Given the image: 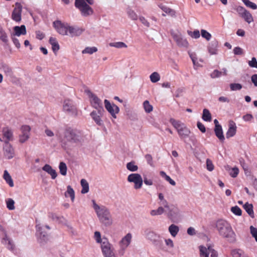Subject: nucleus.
Wrapping results in <instances>:
<instances>
[{
  "instance_id": "f257e3e1",
  "label": "nucleus",
  "mask_w": 257,
  "mask_h": 257,
  "mask_svg": "<svg viewBox=\"0 0 257 257\" xmlns=\"http://www.w3.org/2000/svg\"><path fill=\"white\" fill-rule=\"evenodd\" d=\"M56 31L63 36H69L71 37L80 36L85 31L84 28L76 25H70L67 23H62L57 20L53 23Z\"/></svg>"
},
{
  "instance_id": "f03ea898",
  "label": "nucleus",
  "mask_w": 257,
  "mask_h": 257,
  "mask_svg": "<svg viewBox=\"0 0 257 257\" xmlns=\"http://www.w3.org/2000/svg\"><path fill=\"white\" fill-rule=\"evenodd\" d=\"M215 227L221 237L231 243L236 241L235 233L228 221L224 219H219L216 222Z\"/></svg>"
},
{
  "instance_id": "7ed1b4c3",
  "label": "nucleus",
  "mask_w": 257,
  "mask_h": 257,
  "mask_svg": "<svg viewBox=\"0 0 257 257\" xmlns=\"http://www.w3.org/2000/svg\"><path fill=\"white\" fill-rule=\"evenodd\" d=\"M92 202L93 208L100 222L106 227L111 226L113 221L109 209L104 205H98L94 200Z\"/></svg>"
},
{
  "instance_id": "20e7f679",
  "label": "nucleus",
  "mask_w": 257,
  "mask_h": 257,
  "mask_svg": "<svg viewBox=\"0 0 257 257\" xmlns=\"http://www.w3.org/2000/svg\"><path fill=\"white\" fill-rule=\"evenodd\" d=\"M80 142L79 131L71 127H67L64 130L63 137L61 139L62 146L65 149H69L74 144Z\"/></svg>"
},
{
  "instance_id": "39448f33",
  "label": "nucleus",
  "mask_w": 257,
  "mask_h": 257,
  "mask_svg": "<svg viewBox=\"0 0 257 257\" xmlns=\"http://www.w3.org/2000/svg\"><path fill=\"white\" fill-rule=\"evenodd\" d=\"M170 122L176 129L181 139H185L189 137L190 131L184 123L172 118L170 119Z\"/></svg>"
},
{
  "instance_id": "423d86ee",
  "label": "nucleus",
  "mask_w": 257,
  "mask_h": 257,
  "mask_svg": "<svg viewBox=\"0 0 257 257\" xmlns=\"http://www.w3.org/2000/svg\"><path fill=\"white\" fill-rule=\"evenodd\" d=\"M75 6L80 12L83 17H88L93 14V9L86 4L84 0H75Z\"/></svg>"
},
{
  "instance_id": "0eeeda50",
  "label": "nucleus",
  "mask_w": 257,
  "mask_h": 257,
  "mask_svg": "<svg viewBox=\"0 0 257 257\" xmlns=\"http://www.w3.org/2000/svg\"><path fill=\"white\" fill-rule=\"evenodd\" d=\"M101 249L104 257H116L112 244L105 237L103 238V242L101 244Z\"/></svg>"
},
{
  "instance_id": "6e6552de",
  "label": "nucleus",
  "mask_w": 257,
  "mask_h": 257,
  "mask_svg": "<svg viewBox=\"0 0 257 257\" xmlns=\"http://www.w3.org/2000/svg\"><path fill=\"white\" fill-rule=\"evenodd\" d=\"M132 239V235L131 233H127L119 241V249H118V254L119 256H123L127 247L130 245Z\"/></svg>"
},
{
  "instance_id": "1a4fd4ad",
  "label": "nucleus",
  "mask_w": 257,
  "mask_h": 257,
  "mask_svg": "<svg viewBox=\"0 0 257 257\" xmlns=\"http://www.w3.org/2000/svg\"><path fill=\"white\" fill-rule=\"evenodd\" d=\"M127 181L134 183V188L139 189L142 188L143 180L140 174L138 173H133L129 175L127 178Z\"/></svg>"
},
{
  "instance_id": "9d476101",
  "label": "nucleus",
  "mask_w": 257,
  "mask_h": 257,
  "mask_svg": "<svg viewBox=\"0 0 257 257\" xmlns=\"http://www.w3.org/2000/svg\"><path fill=\"white\" fill-rule=\"evenodd\" d=\"M63 110L69 114L76 116L77 114V111L73 102L68 98L65 100L63 104Z\"/></svg>"
},
{
  "instance_id": "9b49d317",
  "label": "nucleus",
  "mask_w": 257,
  "mask_h": 257,
  "mask_svg": "<svg viewBox=\"0 0 257 257\" xmlns=\"http://www.w3.org/2000/svg\"><path fill=\"white\" fill-rule=\"evenodd\" d=\"M104 112V109H97L92 111L90 115L94 121V122L98 125L101 126L103 124V120L101 119Z\"/></svg>"
},
{
  "instance_id": "f8f14e48",
  "label": "nucleus",
  "mask_w": 257,
  "mask_h": 257,
  "mask_svg": "<svg viewBox=\"0 0 257 257\" xmlns=\"http://www.w3.org/2000/svg\"><path fill=\"white\" fill-rule=\"evenodd\" d=\"M105 107L113 118H116V114L119 112L118 107L114 103H111L107 99L104 100Z\"/></svg>"
},
{
  "instance_id": "ddd939ff",
  "label": "nucleus",
  "mask_w": 257,
  "mask_h": 257,
  "mask_svg": "<svg viewBox=\"0 0 257 257\" xmlns=\"http://www.w3.org/2000/svg\"><path fill=\"white\" fill-rule=\"evenodd\" d=\"M31 128L29 125H23L21 127L22 134L19 136V141L21 143L26 142L30 137Z\"/></svg>"
},
{
  "instance_id": "4468645a",
  "label": "nucleus",
  "mask_w": 257,
  "mask_h": 257,
  "mask_svg": "<svg viewBox=\"0 0 257 257\" xmlns=\"http://www.w3.org/2000/svg\"><path fill=\"white\" fill-rule=\"evenodd\" d=\"M37 234L39 237V240L40 243L46 241L48 239V234L44 231V228L40 224H37L36 226Z\"/></svg>"
},
{
  "instance_id": "2eb2a0df",
  "label": "nucleus",
  "mask_w": 257,
  "mask_h": 257,
  "mask_svg": "<svg viewBox=\"0 0 257 257\" xmlns=\"http://www.w3.org/2000/svg\"><path fill=\"white\" fill-rule=\"evenodd\" d=\"M145 235L146 237L151 240L154 244H158L159 240L158 239L159 236L155 232L147 229L145 231Z\"/></svg>"
},
{
  "instance_id": "dca6fc26",
  "label": "nucleus",
  "mask_w": 257,
  "mask_h": 257,
  "mask_svg": "<svg viewBox=\"0 0 257 257\" xmlns=\"http://www.w3.org/2000/svg\"><path fill=\"white\" fill-rule=\"evenodd\" d=\"M5 156L8 159H11L14 156V150L12 146L9 143L6 142L3 147Z\"/></svg>"
},
{
  "instance_id": "f3484780",
  "label": "nucleus",
  "mask_w": 257,
  "mask_h": 257,
  "mask_svg": "<svg viewBox=\"0 0 257 257\" xmlns=\"http://www.w3.org/2000/svg\"><path fill=\"white\" fill-rule=\"evenodd\" d=\"M22 7L20 5H17L16 7L14 9L12 15V19L17 22H19L21 20Z\"/></svg>"
},
{
  "instance_id": "a211bd4d",
  "label": "nucleus",
  "mask_w": 257,
  "mask_h": 257,
  "mask_svg": "<svg viewBox=\"0 0 257 257\" xmlns=\"http://www.w3.org/2000/svg\"><path fill=\"white\" fill-rule=\"evenodd\" d=\"M173 38L178 46L185 48L188 47L189 44L186 39L178 35H174Z\"/></svg>"
},
{
  "instance_id": "6ab92c4d",
  "label": "nucleus",
  "mask_w": 257,
  "mask_h": 257,
  "mask_svg": "<svg viewBox=\"0 0 257 257\" xmlns=\"http://www.w3.org/2000/svg\"><path fill=\"white\" fill-rule=\"evenodd\" d=\"M236 132V126L233 121H230L229 123V128L226 133V137L228 139L233 137Z\"/></svg>"
},
{
  "instance_id": "aec40b11",
  "label": "nucleus",
  "mask_w": 257,
  "mask_h": 257,
  "mask_svg": "<svg viewBox=\"0 0 257 257\" xmlns=\"http://www.w3.org/2000/svg\"><path fill=\"white\" fill-rule=\"evenodd\" d=\"M218 44L217 41L212 42L209 44L207 47L208 53L211 55H217L218 54Z\"/></svg>"
},
{
  "instance_id": "412c9836",
  "label": "nucleus",
  "mask_w": 257,
  "mask_h": 257,
  "mask_svg": "<svg viewBox=\"0 0 257 257\" xmlns=\"http://www.w3.org/2000/svg\"><path fill=\"white\" fill-rule=\"evenodd\" d=\"M14 33L12 34V36H20L21 35H24L26 34V29L25 25H21V26H15L14 27Z\"/></svg>"
},
{
  "instance_id": "4be33fe9",
  "label": "nucleus",
  "mask_w": 257,
  "mask_h": 257,
  "mask_svg": "<svg viewBox=\"0 0 257 257\" xmlns=\"http://www.w3.org/2000/svg\"><path fill=\"white\" fill-rule=\"evenodd\" d=\"M158 203L160 205V206H162L164 209L166 208L167 210H169L168 216L170 218L172 219L174 216V213H176V211H173L172 210H170L168 202L165 199L162 201H159ZM176 213H177V211Z\"/></svg>"
},
{
  "instance_id": "5701e85b",
  "label": "nucleus",
  "mask_w": 257,
  "mask_h": 257,
  "mask_svg": "<svg viewBox=\"0 0 257 257\" xmlns=\"http://www.w3.org/2000/svg\"><path fill=\"white\" fill-rule=\"evenodd\" d=\"M4 137L6 138L4 141L5 143H9L10 141L13 140V134L11 130L8 128H5L3 130Z\"/></svg>"
},
{
  "instance_id": "b1692460",
  "label": "nucleus",
  "mask_w": 257,
  "mask_h": 257,
  "mask_svg": "<svg viewBox=\"0 0 257 257\" xmlns=\"http://www.w3.org/2000/svg\"><path fill=\"white\" fill-rule=\"evenodd\" d=\"M92 106L96 109H103L102 105V101L99 97H92L90 100Z\"/></svg>"
},
{
  "instance_id": "393cba45",
  "label": "nucleus",
  "mask_w": 257,
  "mask_h": 257,
  "mask_svg": "<svg viewBox=\"0 0 257 257\" xmlns=\"http://www.w3.org/2000/svg\"><path fill=\"white\" fill-rule=\"evenodd\" d=\"M42 169L43 171L50 174L51 176L52 179H55L56 178L57 174L56 171L53 169L50 165L46 164L42 168Z\"/></svg>"
},
{
  "instance_id": "a878e982",
  "label": "nucleus",
  "mask_w": 257,
  "mask_h": 257,
  "mask_svg": "<svg viewBox=\"0 0 257 257\" xmlns=\"http://www.w3.org/2000/svg\"><path fill=\"white\" fill-rule=\"evenodd\" d=\"M2 71L3 72L5 75L9 78H12L14 76V72L12 69L8 65H3L1 67Z\"/></svg>"
},
{
  "instance_id": "bb28decb",
  "label": "nucleus",
  "mask_w": 257,
  "mask_h": 257,
  "mask_svg": "<svg viewBox=\"0 0 257 257\" xmlns=\"http://www.w3.org/2000/svg\"><path fill=\"white\" fill-rule=\"evenodd\" d=\"M3 243L7 245V247L10 250H13L15 248V245L13 241L7 235L3 238Z\"/></svg>"
},
{
  "instance_id": "cd10ccee",
  "label": "nucleus",
  "mask_w": 257,
  "mask_h": 257,
  "mask_svg": "<svg viewBox=\"0 0 257 257\" xmlns=\"http://www.w3.org/2000/svg\"><path fill=\"white\" fill-rule=\"evenodd\" d=\"M214 133L217 138L221 141L224 142L225 140L224 136L223 135L222 126H216V127L214 128Z\"/></svg>"
},
{
  "instance_id": "c85d7f7f",
  "label": "nucleus",
  "mask_w": 257,
  "mask_h": 257,
  "mask_svg": "<svg viewBox=\"0 0 257 257\" xmlns=\"http://www.w3.org/2000/svg\"><path fill=\"white\" fill-rule=\"evenodd\" d=\"M243 208L248 213V214L252 218L254 217V212L253 210V205L252 204H249L248 202L245 203L243 206Z\"/></svg>"
},
{
  "instance_id": "c756f323",
  "label": "nucleus",
  "mask_w": 257,
  "mask_h": 257,
  "mask_svg": "<svg viewBox=\"0 0 257 257\" xmlns=\"http://www.w3.org/2000/svg\"><path fill=\"white\" fill-rule=\"evenodd\" d=\"M49 43L51 45L52 49L54 52L59 50V45L56 38L50 37L49 39Z\"/></svg>"
},
{
  "instance_id": "7c9ffc66",
  "label": "nucleus",
  "mask_w": 257,
  "mask_h": 257,
  "mask_svg": "<svg viewBox=\"0 0 257 257\" xmlns=\"http://www.w3.org/2000/svg\"><path fill=\"white\" fill-rule=\"evenodd\" d=\"M126 13L128 18L133 21L138 20L139 17L137 14L133 9L128 8L126 10Z\"/></svg>"
},
{
  "instance_id": "2f4dec72",
  "label": "nucleus",
  "mask_w": 257,
  "mask_h": 257,
  "mask_svg": "<svg viewBox=\"0 0 257 257\" xmlns=\"http://www.w3.org/2000/svg\"><path fill=\"white\" fill-rule=\"evenodd\" d=\"M189 54L192 61L195 69H197L198 67L202 66L197 61V58L195 53H189Z\"/></svg>"
},
{
  "instance_id": "473e14b6",
  "label": "nucleus",
  "mask_w": 257,
  "mask_h": 257,
  "mask_svg": "<svg viewBox=\"0 0 257 257\" xmlns=\"http://www.w3.org/2000/svg\"><path fill=\"white\" fill-rule=\"evenodd\" d=\"M242 18L245 22L247 23L250 24L253 22V18L250 13L246 10L245 13L241 17Z\"/></svg>"
},
{
  "instance_id": "72a5a7b5",
  "label": "nucleus",
  "mask_w": 257,
  "mask_h": 257,
  "mask_svg": "<svg viewBox=\"0 0 257 257\" xmlns=\"http://www.w3.org/2000/svg\"><path fill=\"white\" fill-rule=\"evenodd\" d=\"M110 47H114L117 49L126 48L127 46L122 42H114L109 43Z\"/></svg>"
},
{
  "instance_id": "f704fd0d",
  "label": "nucleus",
  "mask_w": 257,
  "mask_h": 257,
  "mask_svg": "<svg viewBox=\"0 0 257 257\" xmlns=\"http://www.w3.org/2000/svg\"><path fill=\"white\" fill-rule=\"evenodd\" d=\"M165 212V210L162 206H159L157 209L152 210L150 211L151 216H157L163 214Z\"/></svg>"
},
{
  "instance_id": "c9c22d12",
  "label": "nucleus",
  "mask_w": 257,
  "mask_h": 257,
  "mask_svg": "<svg viewBox=\"0 0 257 257\" xmlns=\"http://www.w3.org/2000/svg\"><path fill=\"white\" fill-rule=\"evenodd\" d=\"M81 185L82 187V189L81 191L82 194H85L88 192L89 191V184L87 181L84 179H82L81 180Z\"/></svg>"
},
{
  "instance_id": "e433bc0d",
  "label": "nucleus",
  "mask_w": 257,
  "mask_h": 257,
  "mask_svg": "<svg viewBox=\"0 0 257 257\" xmlns=\"http://www.w3.org/2000/svg\"><path fill=\"white\" fill-rule=\"evenodd\" d=\"M168 230L171 235L173 237H175L179 231V228L178 226L172 224L170 225Z\"/></svg>"
},
{
  "instance_id": "4c0bfd02",
  "label": "nucleus",
  "mask_w": 257,
  "mask_h": 257,
  "mask_svg": "<svg viewBox=\"0 0 257 257\" xmlns=\"http://www.w3.org/2000/svg\"><path fill=\"white\" fill-rule=\"evenodd\" d=\"M65 195L66 197L69 196L72 202L74 201L75 192L73 188L70 185L67 186V191L65 193Z\"/></svg>"
},
{
  "instance_id": "58836bf2",
  "label": "nucleus",
  "mask_w": 257,
  "mask_h": 257,
  "mask_svg": "<svg viewBox=\"0 0 257 257\" xmlns=\"http://www.w3.org/2000/svg\"><path fill=\"white\" fill-rule=\"evenodd\" d=\"M231 254L233 257H247L244 251L240 249H234L232 250Z\"/></svg>"
},
{
  "instance_id": "ea45409f",
  "label": "nucleus",
  "mask_w": 257,
  "mask_h": 257,
  "mask_svg": "<svg viewBox=\"0 0 257 257\" xmlns=\"http://www.w3.org/2000/svg\"><path fill=\"white\" fill-rule=\"evenodd\" d=\"M150 79L151 82L155 83L160 81L161 76L157 72H154L150 75Z\"/></svg>"
},
{
  "instance_id": "a19ab883",
  "label": "nucleus",
  "mask_w": 257,
  "mask_h": 257,
  "mask_svg": "<svg viewBox=\"0 0 257 257\" xmlns=\"http://www.w3.org/2000/svg\"><path fill=\"white\" fill-rule=\"evenodd\" d=\"M202 118L205 121H210L211 120V115L207 109H204Z\"/></svg>"
},
{
  "instance_id": "79ce46f5",
  "label": "nucleus",
  "mask_w": 257,
  "mask_h": 257,
  "mask_svg": "<svg viewBox=\"0 0 257 257\" xmlns=\"http://www.w3.org/2000/svg\"><path fill=\"white\" fill-rule=\"evenodd\" d=\"M4 178L5 179L7 183L10 185V186H14V183L12 179V177L7 170H5L4 171Z\"/></svg>"
},
{
  "instance_id": "37998d69",
  "label": "nucleus",
  "mask_w": 257,
  "mask_h": 257,
  "mask_svg": "<svg viewBox=\"0 0 257 257\" xmlns=\"http://www.w3.org/2000/svg\"><path fill=\"white\" fill-rule=\"evenodd\" d=\"M0 40L5 43L8 42V37L3 28L0 26Z\"/></svg>"
},
{
  "instance_id": "c03bdc74",
  "label": "nucleus",
  "mask_w": 257,
  "mask_h": 257,
  "mask_svg": "<svg viewBox=\"0 0 257 257\" xmlns=\"http://www.w3.org/2000/svg\"><path fill=\"white\" fill-rule=\"evenodd\" d=\"M97 48L96 47H87L82 50V54H92L97 51Z\"/></svg>"
},
{
  "instance_id": "a18cd8bd",
  "label": "nucleus",
  "mask_w": 257,
  "mask_h": 257,
  "mask_svg": "<svg viewBox=\"0 0 257 257\" xmlns=\"http://www.w3.org/2000/svg\"><path fill=\"white\" fill-rule=\"evenodd\" d=\"M242 3L245 5L246 7L249 8L252 10H256L257 9V5L253 3L250 2L249 0H241Z\"/></svg>"
},
{
  "instance_id": "49530a36",
  "label": "nucleus",
  "mask_w": 257,
  "mask_h": 257,
  "mask_svg": "<svg viewBox=\"0 0 257 257\" xmlns=\"http://www.w3.org/2000/svg\"><path fill=\"white\" fill-rule=\"evenodd\" d=\"M60 173L63 176H65L67 174V168L66 165L64 162H60L59 166Z\"/></svg>"
},
{
  "instance_id": "de8ad7c7",
  "label": "nucleus",
  "mask_w": 257,
  "mask_h": 257,
  "mask_svg": "<svg viewBox=\"0 0 257 257\" xmlns=\"http://www.w3.org/2000/svg\"><path fill=\"white\" fill-rule=\"evenodd\" d=\"M126 168L130 171L135 172L138 170V166L135 165L134 162H131L126 164Z\"/></svg>"
},
{
  "instance_id": "09e8293b",
  "label": "nucleus",
  "mask_w": 257,
  "mask_h": 257,
  "mask_svg": "<svg viewBox=\"0 0 257 257\" xmlns=\"http://www.w3.org/2000/svg\"><path fill=\"white\" fill-rule=\"evenodd\" d=\"M200 257H209V251L208 248L205 247L200 246Z\"/></svg>"
},
{
  "instance_id": "8fccbe9b",
  "label": "nucleus",
  "mask_w": 257,
  "mask_h": 257,
  "mask_svg": "<svg viewBox=\"0 0 257 257\" xmlns=\"http://www.w3.org/2000/svg\"><path fill=\"white\" fill-rule=\"evenodd\" d=\"M159 6L165 13L170 14L172 16L175 15V12L169 8L162 5Z\"/></svg>"
},
{
  "instance_id": "3c124183",
  "label": "nucleus",
  "mask_w": 257,
  "mask_h": 257,
  "mask_svg": "<svg viewBox=\"0 0 257 257\" xmlns=\"http://www.w3.org/2000/svg\"><path fill=\"white\" fill-rule=\"evenodd\" d=\"M144 108L145 111L147 113H150L153 110V106L151 105L148 100H146L143 103Z\"/></svg>"
},
{
  "instance_id": "603ef678",
  "label": "nucleus",
  "mask_w": 257,
  "mask_h": 257,
  "mask_svg": "<svg viewBox=\"0 0 257 257\" xmlns=\"http://www.w3.org/2000/svg\"><path fill=\"white\" fill-rule=\"evenodd\" d=\"M6 204L7 208L10 210H13L15 208V201L11 198H9L6 200Z\"/></svg>"
},
{
  "instance_id": "864d4df0",
  "label": "nucleus",
  "mask_w": 257,
  "mask_h": 257,
  "mask_svg": "<svg viewBox=\"0 0 257 257\" xmlns=\"http://www.w3.org/2000/svg\"><path fill=\"white\" fill-rule=\"evenodd\" d=\"M187 33L192 38L198 39L200 36L199 31L198 30H194L193 32L188 31Z\"/></svg>"
},
{
  "instance_id": "5fc2aeb1",
  "label": "nucleus",
  "mask_w": 257,
  "mask_h": 257,
  "mask_svg": "<svg viewBox=\"0 0 257 257\" xmlns=\"http://www.w3.org/2000/svg\"><path fill=\"white\" fill-rule=\"evenodd\" d=\"M201 36L207 41H209L211 38V35L206 30L202 29L201 30Z\"/></svg>"
},
{
  "instance_id": "6e6d98bb",
  "label": "nucleus",
  "mask_w": 257,
  "mask_h": 257,
  "mask_svg": "<svg viewBox=\"0 0 257 257\" xmlns=\"http://www.w3.org/2000/svg\"><path fill=\"white\" fill-rule=\"evenodd\" d=\"M234 9L238 13V15L240 17L245 13L246 10L242 6H238L234 7Z\"/></svg>"
},
{
  "instance_id": "4d7b16f0",
  "label": "nucleus",
  "mask_w": 257,
  "mask_h": 257,
  "mask_svg": "<svg viewBox=\"0 0 257 257\" xmlns=\"http://www.w3.org/2000/svg\"><path fill=\"white\" fill-rule=\"evenodd\" d=\"M94 238L97 243H101L103 242V238H101V234L99 231H95L94 232Z\"/></svg>"
},
{
  "instance_id": "13d9d810",
  "label": "nucleus",
  "mask_w": 257,
  "mask_h": 257,
  "mask_svg": "<svg viewBox=\"0 0 257 257\" xmlns=\"http://www.w3.org/2000/svg\"><path fill=\"white\" fill-rule=\"evenodd\" d=\"M231 211L233 213L236 215L240 216L241 215L242 211L241 209L237 206H235L231 207Z\"/></svg>"
},
{
  "instance_id": "bf43d9fd",
  "label": "nucleus",
  "mask_w": 257,
  "mask_h": 257,
  "mask_svg": "<svg viewBox=\"0 0 257 257\" xmlns=\"http://www.w3.org/2000/svg\"><path fill=\"white\" fill-rule=\"evenodd\" d=\"M143 181L146 185L151 186L153 184V180L149 179L146 174H143Z\"/></svg>"
},
{
  "instance_id": "052dcab7",
  "label": "nucleus",
  "mask_w": 257,
  "mask_h": 257,
  "mask_svg": "<svg viewBox=\"0 0 257 257\" xmlns=\"http://www.w3.org/2000/svg\"><path fill=\"white\" fill-rule=\"evenodd\" d=\"M248 64L251 68H257V60L255 57H252L251 60L248 62Z\"/></svg>"
},
{
  "instance_id": "680f3d73",
  "label": "nucleus",
  "mask_w": 257,
  "mask_h": 257,
  "mask_svg": "<svg viewBox=\"0 0 257 257\" xmlns=\"http://www.w3.org/2000/svg\"><path fill=\"white\" fill-rule=\"evenodd\" d=\"M81 91L84 92L83 95L88 96H94L89 89L86 86H83Z\"/></svg>"
},
{
  "instance_id": "e2e57ef3",
  "label": "nucleus",
  "mask_w": 257,
  "mask_h": 257,
  "mask_svg": "<svg viewBox=\"0 0 257 257\" xmlns=\"http://www.w3.org/2000/svg\"><path fill=\"white\" fill-rule=\"evenodd\" d=\"M250 231L251 235L254 238L255 241L257 242V228L254 227L253 226H250Z\"/></svg>"
},
{
  "instance_id": "0e129e2a",
  "label": "nucleus",
  "mask_w": 257,
  "mask_h": 257,
  "mask_svg": "<svg viewBox=\"0 0 257 257\" xmlns=\"http://www.w3.org/2000/svg\"><path fill=\"white\" fill-rule=\"evenodd\" d=\"M145 158L149 165H150L151 167L154 166L153 161V158L150 154L146 155Z\"/></svg>"
},
{
  "instance_id": "69168bd1",
  "label": "nucleus",
  "mask_w": 257,
  "mask_h": 257,
  "mask_svg": "<svg viewBox=\"0 0 257 257\" xmlns=\"http://www.w3.org/2000/svg\"><path fill=\"white\" fill-rule=\"evenodd\" d=\"M230 89L231 90L235 91L240 90L242 86L239 83H232L230 85Z\"/></svg>"
},
{
  "instance_id": "338daca9",
  "label": "nucleus",
  "mask_w": 257,
  "mask_h": 257,
  "mask_svg": "<svg viewBox=\"0 0 257 257\" xmlns=\"http://www.w3.org/2000/svg\"><path fill=\"white\" fill-rule=\"evenodd\" d=\"M207 169L209 171H212L214 169V165L212 162L209 159L206 160Z\"/></svg>"
},
{
  "instance_id": "774afa93",
  "label": "nucleus",
  "mask_w": 257,
  "mask_h": 257,
  "mask_svg": "<svg viewBox=\"0 0 257 257\" xmlns=\"http://www.w3.org/2000/svg\"><path fill=\"white\" fill-rule=\"evenodd\" d=\"M209 254L210 253L211 257H218L217 252L211 246L208 247Z\"/></svg>"
}]
</instances>
